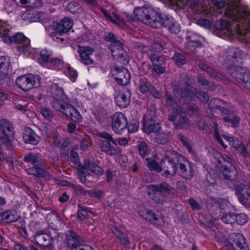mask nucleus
Listing matches in <instances>:
<instances>
[{
	"label": "nucleus",
	"instance_id": "nucleus-1",
	"mask_svg": "<svg viewBox=\"0 0 250 250\" xmlns=\"http://www.w3.org/2000/svg\"><path fill=\"white\" fill-rule=\"evenodd\" d=\"M225 15L229 18L232 23L224 20H219L215 23L216 29L227 37H234L250 42V11L247 6L236 1L228 3Z\"/></svg>",
	"mask_w": 250,
	"mask_h": 250
},
{
	"label": "nucleus",
	"instance_id": "nucleus-2",
	"mask_svg": "<svg viewBox=\"0 0 250 250\" xmlns=\"http://www.w3.org/2000/svg\"><path fill=\"white\" fill-rule=\"evenodd\" d=\"M135 18L146 25L154 28L168 26L174 33H178L180 27L175 23H171L167 17L163 16L151 7H137L134 10Z\"/></svg>",
	"mask_w": 250,
	"mask_h": 250
},
{
	"label": "nucleus",
	"instance_id": "nucleus-3",
	"mask_svg": "<svg viewBox=\"0 0 250 250\" xmlns=\"http://www.w3.org/2000/svg\"><path fill=\"white\" fill-rule=\"evenodd\" d=\"M229 62L228 72L243 86L250 90V72L241 66L243 52L238 48L230 47L227 51Z\"/></svg>",
	"mask_w": 250,
	"mask_h": 250
},
{
	"label": "nucleus",
	"instance_id": "nucleus-4",
	"mask_svg": "<svg viewBox=\"0 0 250 250\" xmlns=\"http://www.w3.org/2000/svg\"><path fill=\"white\" fill-rule=\"evenodd\" d=\"M23 161L28 165L25 170L28 174L46 180L50 178V173L46 170L45 161L40 153L30 152L23 156Z\"/></svg>",
	"mask_w": 250,
	"mask_h": 250
},
{
	"label": "nucleus",
	"instance_id": "nucleus-5",
	"mask_svg": "<svg viewBox=\"0 0 250 250\" xmlns=\"http://www.w3.org/2000/svg\"><path fill=\"white\" fill-rule=\"evenodd\" d=\"M148 195L157 204H163L166 202L167 196L173 194V188L168 183L163 182L160 184L148 186Z\"/></svg>",
	"mask_w": 250,
	"mask_h": 250
},
{
	"label": "nucleus",
	"instance_id": "nucleus-6",
	"mask_svg": "<svg viewBox=\"0 0 250 250\" xmlns=\"http://www.w3.org/2000/svg\"><path fill=\"white\" fill-rule=\"evenodd\" d=\"M1 28L3 31L0 37L4 42L7 43L19 44L17 49L19 52H26L29 49L30 41L22 33H18L11 36L12 32L8 26Z\"/></svg>",
	"mask_w": 250,
	"mask_h": 250
},
{
	"label": "nucleus",
	"instance_id": "nucleus-7",
	"mask_svg": "<svg viewBox=\"0 0 250 250\" xmlns=\"http://www.w3.org/2000/svg\"><path fill=\"white\" fill-rule=\"evenodd\" d=\"M78 171L77 175L80 181L84 183L86 181H93L94 177L86 170H89L96 175L101 176L104 173V170L95 162L84 160L83 164H79L77 167Z\"/></svg>",
	"mask_w": 250,
	"mask_h": 250
},
{
	"label": "nucleus",
	"instance_id": "nucleus-8",
	"mask_svg": "<svg viewBox=\"0 0 250 250\" xmlns=\"http://www.w3.org/2000/svg\"><path fill=\"white\" fill-rule=\"evenodd\" d=\"M186 160L187 159L180 154L172 151L162 159L161 165L165 169L166 175L174 176L177 170V165H180Z\"/></svg>",
	"mask_w": 250,
	"mask_h": 250
},
{
	"label": "nucleus",
	"instance_id": "nucleus-9",
	"mask_svg": "<svg viewBox=\"0 0 250 250\" xmlns=\"http://www.w3.org/2000/svg\"><path fill=\"white\" fill-rule=\"evenodd\" d=\"M168 120L173 123L177 129H188L190 127L187 113L180 106L174 107L173 112L168 116Z\"/></svg>",
	"mask_w": 250,
	"mask_h": 250
},
{
	"label": "nucleus",
	"instance_id": "nucleus-10",
	"mask_svg": "<svg viewBox=\"0 0 250 250\" xmlns=\"http://www.w3.org/2000/svg\"><path fill=\"white\" fill-rule=\"evenodd\" d=\"M100 137L104 139L99 142V146L101 150L110 156L120 155L122 153V149L118 146L114 147L111 144L117 146L116 142L112 136L107 132L101 133Z\"/></svg>",
	"mask_w": 250,
	"mask_h": 250
},
{
	"label": "nucleus",
	"instance_id": "nucleus-11",
	"mask_svg": "<svg viewBox=\"0 0 250 250\" xmlns=\"http://www.w3.org/2000/svg\"><path fill=\"white\" fill-rule=\"evenodd\" d=\"M40 82V77L32 74L22 75L16 80L17 86L24 91H27L33 88L39 86Z\"/></svg>",
	"mask_w": 250,
	"mask_h": 250
},
{
	"label": "nucleus",
	"instance_id": "nucleus-12",
	"mask_svg": "<svg viewBox=\"0 0 250 250\" xmlns=\"http://www.w3.org/2000/svg\"><path fill=\"white\" fill-rule=\"evenodd\" d=\"M152 64L148 67L153 75H160L166 71V58L164 56H158L153 53L148 54Z\"/></svg>",
	"mask_w": 250,
	"mask_h": 250
},
{
	"label": "nucleus",
	"instance_id": "nucleus-13",
	"mask_svg": "<svg viewBox=\"0 0 250 250\" xmlns=\"http://www.w3.org/2000/svg\"><path fill=\"white\" fill-rule=\"evenodd\" d=\"M209 213L212 216H215L221 213L229 208V203L221 198H210L206 204Z\"/></svg>",
	"mask_w": 250,
	"mask_h": 250
},
{
	"label": "nucleus",
	"instance_id": "nucleus-14",
	"mask_svg": "<svg viewBox=\"0 0 250 250\" xmlns=\"http://www.w3.org/2000/svg\"><path fill=\"white\" fill-rule=\"evenodd\" d=\"M228 241V248L229 250H249L246 240L241 233L230 234Z\"/></svg>",
	"mask_w": 250,
	"mask_h": 250
},
{
	"label": "nucleus",
	"instance_id": "nucleus-15",
	"mask_svg": "<svg viewBox=\"0 0 250 250\" xmlns=\"http://www.w3.org/2000/svg\"><path fill=\"white\" fill-rule=\"evenodd\" d=\"M127 121L124 114L117 112L112 117V129L116 134H122L127 129Z\"/></svg>",
	"mask_w": 250,
	"mask_h": 250
},
{
	"label": "nucleus",
	"instance_id": "nucleus-16",
	"mask_svg": "<svg viewBox=\"0 0 250 250\" xmlns=\"http://www.w3.org/2000/svg\"><path fill=\"white\" fill-rule=\"evenodd\" d=\"M65 250H77L83 243L82 237L73 230H68L65 234Z\"/></svg>",
	"mask_w": 250,
	"mask_h": 250
},
{
	"label": "nucleus",
	"instance_id": "nucleus-17",
	"mask_svg": "<svg viewBox=\"0 0 250 250\" xmlns=\"http://www.w3.org/2000/svg\"><path fill=\"white\" fill-rule=\"evenodd\" d=\"M183 79V78H181L179 89L177 91L179 92L180 90L181 98L192 101L195 99L196 93L198 92L197 90L190 85L188 78H186L184 80Z\"/></svg>",
	"mask_w": 250,
	"mask_h": 250
},
{
	"label": "nucleus",
	"instance_id": "nucleus-18",
	"mask_svg": "<svg viewBox=\"0 0 250 250\" xmlns=\"http://www.w3.org/2000/svg\"><path fill=\"white\" fill-rule=\"evenodd\" d=\"M94 49L89 46H78V53L80 61L84 65H91L94 63L93 59Z\"/></svg>",
	"mask_w": 250,
	"mask_h": 250
},
{
	"label": "nucleus",
	"instance_id": "nucleus-19",
	"mask_svg": "<svg viewBox=\"0 0 250 250\" xmlns=\"http://www.w3.org/2000/svg\"><path fill=\"white\" fill-rule=\"evenodd\" d=\"M210 111L211 112L217 111L221 113H226V108L229 107V104L226 102L218 98L212 99L208 104Z\"/></svg>",
	"mask_w": 250,
	"mask_h": 250
},
{
	"label": "nucleus",
	"instance_id": "nucleus-20",
	"mask_svg": "<svg viewBox=\"0 0 250 250\" xmlns=\"http://www.w3.org/2000/svg\"><path fill=\"white\" fill-rule=\"evenodd\" d=\"M116 73L114 74V79L118 84L125 85L130 82V74L125 67L116 68Z\"/></svg>",
	"mask_w": 250,
	"mask_h": 250
},
{
	"label": "nucleus",
	"instance_id": "nucleus-21",
	"mask_svg": "<svg viewBox=\"0 0 250 250\" xmlns=\"http://www.w3.org/2000/svg\"><path fill=\"white\" fill-rule=\"evenodd\" d=\"M131 92L128 89L125 88L115 97V100L117 105L120 107L125 108L130 103Z\"/></svg>",
	"mask_w": 250,
	"mask_h": 250
},
{
	"label": "nucleus",
	"instance_id": "nucleus-22",
	"mask_svg": "<svg viewBox=\"0 0 250 250\" xmlns=\"http://www.w3.org/2000/svg\"><path fill=\"white\" fill-rule=\"evenodd\" d=\"M73 25V21L68 18H64L59 22H56L54 26L57 31L56 34H59L61 35L62 34L67 33L72 27Z\"/></svg>",
	"mask_w": 250,
	"mask_h": 250
},
{
	"label": "nucleus",
	"instance_id": "nucleus-23",
	"mask_svg": "<svg viewBox=\"0 0 250 250\" xmlns=\"http://www.w3.org/2000/svg\"><path fill=\"white\" fill-rule=\"evenodd\" d=\"M180 174L186 179H190L193 176V170L191 164L187 160L179 165Z\"/></svg>",
	"mask_w": 250,
	"mask_h": 250
},
{
	"label": "nucleus",
	"instance_id": "nucleus-24",
	"mask_svg": "<svg viewBox=\"0 0 250 250\" xmlns=\"http://www.w3.org/2000/svg\"><path fill=\"white\" fill-rule=\"evenodd\" d=\"M141 215L144 219L152 224L157 225H161L163 224L164 221L163 219L159 216L158 214L155 213L151 209H146L144 213Z\"/></svg>",
	"mask_w": 250,
	"mask_h": 250
},
{
	"label": "nucleus",
	"instance_id": "nucleus-25",
	"mask_svg": "<svg viewBox=\"0 0 250 250\" xmlns=\"http://www.w3.org/2000/svg\"><path fill=\"white\" fill-rule=\"evenodd\" d=\"M22 137L26 144L35 145L38 143V136L29 127L25 128Z\"/></svg>",
	"mask_w": 250,
	"mask_h": 250
},
{
	"label": "nucleus",
	"instance_id": "nucleus-26",
	"mask_svg": "<svg viewBox=\"0 0 250 250\" xmlns=\"http://www.w3.org/2000/svg\"><path fill=\"white\" fill-rule=\"evenodd\" d=\"M64 114L75 123H81L83 121V117L78 110L70 104L67 105Z\"/></svg>",
	"mask_w": 250,
	"mask_h": 250
},
{
	"label": "nucleus",
	"instance_id": "nucleus-27",
	"mask_svg": "<svg viewBox=\"0 0 250 250\" xmlns=\"http://www.w3.org/2000/svg\"><path fill=\"white\" fill-rule=\"evenodd\" d=\"M0 131L5 136H14V128L11 122L7 119L0 120Z\"/></svg>",
	"mask_w": 250,
	"mask_h": 250
},
{
	"label": "nucleus",
	"instance_id": "nucleus-28",
	"mask_svg": "<svg viewBox=\"0 0 250 250\" xmlns=\"http://www.w3.org/2000/svg\"><path fill=\"white\" fill-rule=\"evenodd\" d=\"M123 47L124 45L120 41L109 45L112 55L115 58L124 57Z\"/></svg>",
	"mask_w": 250,
	"mask_h": 250
},
{
	"label": "nucleus",
	"instance_id": "nucleus-29",
	"mask_svg": "<svg viewBox=\"0 0 250 250\" xmlns=\"http://www.w3.org/2000/svg\"><path fill=\"white\" fill-rule=\"evenodd\" d=\"M161 129L160 125L155 120H146L144 124V131L148 134L158 132Z\"/></svg>",
	"mask_w": 250,
	"mask_h": 250
},
{
	"label": "nucleus",
	"instance_id": "nucleus-30",
	"mask_svg": "<svg viewBox=\"0 0 250 250\" xmlns=\"http://www.w3.org/2000/svg\"><path fill=\"white\" fill-rule=\"evenodd\" d=\"M223 170V176L225 179L231 181L237 179L238 172L233 165L227 167V165L225 164Z\"/></svg>",
	"mask_w": 250,
	"mask_h": 250
},
{
	"label": "nucleus",
	"instance_id": "nucleus-31",
	"mask_svg": "<svg viewBox=\"0 0 250 250\" xmlns=\"http://www.w3.org/2000/svg\"><path fill=\"white\" fill-rule=\"evenodd\" d=\"M50 93L53 99L56 98L65 99L66 95L62 87L57 83H53L50 87Z\"/></svg>",
	"mask_w": 250,
	"mask_h": 250
},
{
	"label": "nucleus",
	"instance_id": "nucleus-32",
	"mask_svg": "<svg viewBox=\"0 0 250 250\" xmlns=\"http://www.w3.org/2000/svg\"><path fill=\"white\" fill-rule=\"evenodd\" d=\"M47 220L50 226L55 229L61 227L63 223L62 219L57 214L54 213H49L47 215Z\"/></svg>",
	"mask_w": 250,
	"mask_h": 250
},
{
	"label": "nucleus",
	"instance_id": "nucleus-33",
	"mask_svg": "<svg viewBox=\"0 0 250 250\" xmlns=\"http://www.w3.org/2000/svg\"><path fill=\"white\" fill-rule=\"evenodd\" d=\"M0 217H2V220H6L9 223L16 222L21 218L16 211L11 210L0 213Z\"/></svg>",
	"mask_w": 250,
	"mask_h": 250
},
{
	"label": "nucleus",
	"instance_id": "nucleus-34",
	"mask_svg": "<svg viewBox=\"0 0 250 250\" xmlns=\"http://www.w3.org/2000/svg\"><path fill=\"white\" fill-rule=\"evenodd\" d=\"M35 239L38 244L44 247L48 246L52 243L51 237L46 233H39L36 235Z\"/></svg>",
	"mask_w": 250,
	"mask_h": 250
},
{
	"label": "nucleus",
	"instance_id": "nucleus-35",
	"mask_svg": "<svg viewBox=\"0 0 250 250\" xmlns=\"http://www.w3.org/2000/svg\"><path fill=\"white\" fill-rule=\"evenodd\" d=\"M9 60L3 56H0V81L3 80L8 74Z\"/></svg>",
	"mask_w": 250,
	"mask_h": 250
},
{
	"label": "nucleus",
	"instance_id": "nucleus-36",
	"mask_svg": "<svg viewBox=\"0 0 250 250\" xmlns=\"http://www.w3.org/2000/svg\"><path fill=\"white\" fill-rule=\"evenodd\" d=\"M57 99H53L51 102L52 107L56 111L65 113V110L69 104H66L64 102L65 99L56 98Z\"/></svg>",
	"mask_w": 250,
	"mask_h": 250
},
{
	"label": "nucleus",
	"instance_id": "nucleus-37",
	"mask_svg": "<svg viewBox=\"0 0 250 250\" xmlns=\"http://www.w3.org/2000/svg\"><path fill=\"white\" fill-rule=\"evenodd\" d=\"M78 210V218L80 221H83L86 220L88 216V213L94 214V213L88 209L87 208L79 204Z\"/></svg>",
	"mask_w": 250,
	"mask_h": 250
},
{
	"label": "nucleus",
	"instance_id": "nucleus-38",
	"mask_svg": "<svg viewBox=\"0 0 250 250\" xmlns=\"http://www.w3.org/2000/svg\"><path fill=\"white\" fill-rule=\"evenodd\" d=\"M146 165L148 169L151 171H156L157 172H160L162 170V167L159 163L154 159L148 158L146 159Z\"/></svg>",
	"mask_w": 250,
	"mask_h": 250
},
{
	"label": "nucleus",
	"instance_id": "nucleus-39",
	"mask_svg": "<svg viewBox=\"0 0 250 250\" xmlns=\"http://www.w3.org/2000/svg\"><path fill=\"white\" fill-rule=\"evenodd\" d=\"M137 149L140 155L142 157L144 158L147 156L150 153L147 144L144 141H141L137 146Z\"/></svg>",
	"mask_w": 250,
	"mask_h": 250
},
{
	"label": "nucleus",
	"instance_id": "nucleus-40",
	"mask_svg": "<svg viewBox=\"0 0 250 250\" xmlns=\"http://www.w3.org/2000/svg\"><path fill=\"white\" fill-rule=\"evenodd\" d=\"M52 55V52L51 51L46 49H42L40 52L41 59L39 60L40 63L43 64L49 62Z\"/></svg>",
	"mask_w": 250,
	"mask_h": 250
},
{
	"label": "nucleus",
	"instance_id": "nucleus-41",
	"mask_svg": "<svg viewBox=\"0 0 250 250\" xmlns=\"http://www.w3.org/2000/svg\"><path fill=\"white\" fill-rule=\"evenodd\" d=\"M139 88L141 92L146 93L149 91L151 88V84L146 78H143L140 80Z\"/></svg>",
	"mask_w": 250,
	"mask_h": 250
},
{
	"label": "nucleus",
	"instance_id": "nucleus-42",
	"mask_svg": "<svg viewBox=\"0 0 250 250\" xmlns=\"http://www.w3.org/2000/svg\"><path fill=\"white\" fill-rule=\"evenodd\" d=\"M155 142L159 145H164L169 141V135L167 133L160 132L157 134Z\"/></svg>",
	"mask_w": 250,
	"mask_h": 250
},
{
	"label": "nucleus",
	"instance_id": "nucleus-43",
	"mask_svg": "<svg viewBox=\"0 0 250 250\" xmlns=\"http://www.w3.org/2000/svg\"><path fill=\"white\" fill-rule=\"evenodd\" d=\"M173 60L175 62V64L178 66L180 67L182 66L187 62V60L185 57L178 52H176L174 54L173 56Z\"/></svg>",
	"mask_w": 250,
	"mask_h": 250
},
{
	"label": "nucleus",
	"instance_id": "nucleus-44",
	"mask_svg": "<svg viewBox=\"0 0 250 250\" xmlns=\"http://www.w3.org/2000/svg\"><path fill=\"white\" fill-rule=\"evenodd\" d=\"M238 197L241 203L250 200V186H248L243 192L239 193Z\"/></svg>",
	"mask_w": 250,
	"mask_h": 250
},
{
	"label": "nucleus",
	"instance_id": "nucleus-45",
	"mask_svg": "<svg viewBox=\"0 0 250 250\" xmlns=\"http://www.w3.org/2000/svg\"><path fill=\"white\" fill-rule=\"evenodd\" d=\"M157 117L156 108L155 104H151L150 105L145 118L146 120H154Z\"/></svg>",
	"mask_w": 250,
	"mask_h": 250
},
{
	"label": "nucleus",
	"instance_id": "nucleus-46",
	"mask_svg": "<svg viewBox=\"0 0 250 250\" xmlns=\"http://www.w3.org/2000/svg\"><path fill=\"white\" fill-rule=\"evenodd\" d=\"M197 82L202 86L209 85L208 89L210 90H212L215 87L213 84L209 85V82L204 76L199 75L197 77Z\"/></svg>",
	"mask_w": 250,
	"mask_h": 250
},
{
	"label": "nucleus",
	"instance_id": "nucleus-47",
	"mask_svg": "<svg viewBox=\"0 0 250 250\" xmlns=\"http://www.w3.org/2000/svg\"><path fill=\"white\" fill-rule=\"evenodd\" d=\"M223 214L221 219L224 223L232 224L235 222V215L233 213H228L225 214L223 212Z\"/></svg>",
	"mask_w": 250,
	"mask_h": 250
},
{
	"label": "nucleus",
	"instance_id": "nucleus-48",
	"mask_svg": "<svg viewBox=\"0 0 250 250\" xmlns=\"http://www.w3.org/2000/svg\"><path fill=\"white\" fill-rule=\"evenodd\" d=\"M165 98L167 105L172 107L173 109L174 107L178 106L177 104L176 99L172 95L167 93Z\"/></svg>",
	"mask_w": 250,
	"mask_h": 250
},
{
	"label": "nucleus",
	"instance_id": "nucleus-49",
	"mask_svg": "<svg viewBox=\"0 0 250 250\" xmlns=\"http://www.w3.org/2000/svg\"><path fill=\"white\" fill-rule=\"evenodd\" d=\"M248 218L245 213H240L235 215V222L240 225H244L248 221Z\"/></svg>",
	"mask_w": 250,
	"mask_h": 250
},
{
	"label": "nucleus",
	"instance_id": "nucleus-50",
	"mask_svg": "<svg viewBox=\"0 0 250 250\" xmlns=\"http://www.w3.org/2000/svg\"><path fill=\"white\" fill-rule=\"evenodd\" d=\"M139 127V122L136 119H132L128 124L127 128L129 132L133 133L137 131Z\"/></svg>",
	"mask_w": 250,
	"mask_h": 250
},
{
	"label": "nucleus",
	"instance_id": "nucleus-51",
	"mask_svg": "<svg viewBox=\"0 0 250 250\" xmlns=\"http://www.w3.org/2000/svg\"><path fill=\"white\" fill-rule=\"evenodd\" d=\"M226 113H222L223 120L225 123H228L229 120L232 119L233 117L237 116L235 112L231 111L229 109V107L226 108Z\"/></svg>",
	"mask_w": 250,
	"mask_h": 250
},
{
	"label": "nucleus",
	"instance_id": "nucleus-52",
	"mask_svg": "<svg viewBox=\"0 0 250 250\" xmlns=\"http://www.w3.org/2000/svg\"><path fill=\"white\" fill-rule=\"evenodd\" d=\"M120 243L127 248H130V243L127 236L123 232L121 233L118 237H117Z\"/></svg>",
	"mask_w": 250,
	"mask_h": 250
},
{
	"label": "nucleus",
	"instance_id": "nucleus-53",
	"mask_svg": "<svg viewBox=\"0 0 250 250\" xmlns=\"http://www.w3.org/2000/svg\"><path fill=\"white\" fill-rule=\"evenodd\" d=\"M14 136H5V138L2 141L3 144L9 150H12L14 149V146L13 143V138Z\"/></svg>",
	"mask_w": 250,
	"mask_h": 250
},
{
	"label": "nucleus",
	"instance_id": "nucleus-54",
	"mask_svg": "<svg viewBox=\"0 0 250 250\" xmlns=\"http://www.w3.org/2000/svg\"><path fill=\"white\" fill-rule=\"evenodd\" d=\"M198 66L202 70L207 71L211 76L216 77L217 76L216 71L208 65L203 63H199Z\"/></svg>",
	"mask_w": 250,
	"mask_h": 250
},
{
	"label": "nucleus",
	"instance_id": "nucleus-55",
	"mask_svg": "<svg viewBox=\"0 0 250 250\" xmlns=\"http://www.w3.org/2000/svg\"><path fill=\"white\" fill-rule=\"evenodd\" d=\"M220 162L221 164H222V168L224 169V165L226 164L228 167H230L233 165V161L227 155H221L220 159Z\"/></svg>",
	"mask_w": 250,
	"mask_h": 250
},
{
	"label": "nucleus",
	"instance_id": "nucleus-56",
	"mask_svg": "<svg viewBox=\"0 0 250 250\" xmlns=\"http://www.w3.org/2000/svg\"><path fill=\"white\" fill-rule=\"evenodd\" d=\"M72 188L74 190L76 193L78 195L84 196L88 194L87 191H86L83 188L80 186H76L72 184L71 186Z\"/></svg>",
	"mask_w": 250,
	"mask_h": 250
},
{
	"label": "nucleus",
	"instance_id": "nucleus-57",
	"mask_svg": "<svg viewBox=\"0 0 250 250\" xmlns=\"http://www.w3.org/2000/svg\"><path fill=\"white\" fill-rule=\"evenodd\" d=\"M196 97L202 103H206L208 102L209 97L205 92H198L196 93Z\"/></svg>",
	"mask_w": 250,
	"mask_h": 250
},
{
	"label": "nucleus",
	"instance_id": "nucleus-58",
	"mask_svg": "<svg viewBox=\"0 0 250 250\" xmlns=\"http://www.w3.org/2000/svg\"><path fill=\"white\" fill-rule=\"evenodd\" d=\"M66 73L72 79V81H74L77 77V71L70 66H68L67 68Z\"/></svg>",
	"mask_w": 250,
	"mask_h": 250
},
{
	"label": "nucleus",
	"instance_id": "nucleus-59",
	"mask_svg": "<svg viewBox=\"0 0 250 250\" xmlns=\"http://www.w3.org/2000/svg\"><path fill=\"white\" fill-rule=\"evenodd\" d=\"M41 113L47 120H50L53 117L52 111L46 108H42Z\"/></svg>",
	"mask_w": 250,
	"mask_h": 250
},
{
	"label": "nucleus",
	"instance_id": "nucleus-60",
	"mask_svg": "<svg viewBox=\"0 0 250 250\" xmlns=\"http://www.w3.org/2000/svg\"><path fill=\"white\" fill-rule=\"evenodd\" d=\"M239 153L245 158L250 157V153L244 144H242L239 148Z\"/></svg>",
	"mask_w": 250,
	"mask_h": 250
},
{
	"label": "nucleus",
	"instance_id": "nucleus-61",
	"mask_svg": "<svg viewBox=\"0 0 250 250\" xmlns=\"http://www.w3.org/2000/svg\"><path fill=\"white\" fill-rule=\"evenodd\" d=\"M104 39L106 42H110L111 43H114L119 41L115 37L114 34L110 32H107L105 34Z\"/></svg>",
	"mask_w": 250,
	"mask_h": 250
},
{
	"label": "nucleus",
	"instance_id": "nucleus-62",
	"mask_svg": "<svg viewBox=\"0 0 250 250\" xmlns=\"http://www.w3.org/2000/svg\"><path fill=\"white\" fill-rule=\"evenodd\" d=\"M70 161L74 164H79V154L77 152H75L74 150H71L70 153L69 157Z\"/></svg>",
	"mask_w": 250,
	"mask_h": 250
},
{
	"label": "nucleus",
	"instance_id": "nucleus-63",
	"mask_svg": "<svg viewBox=\"0 0 250 250\" xmlns=\"http://www.w3.org/2000/svg\"><path fill=\"white\" fill-rule=\"evenodd\" d=\"M87 193L92 197L101 198L103 195V191L102 190H89Z\"/></svg>",
	"mask_w": 250,
	"mask_h": 250
},
{
	"label": "nucleus",
	"instance_id": "nucleus-64",
	"mask_svg": "<svg viewBox=\"0 0 250 250\" xmlns=\"http://www.w3.org/2000/svg\"><path fill=\"white\" fill-rule=\"evenodd\" d=\"M178 139L182 142L183 145L189 149L190 146L189 145L188 140L182 134H179L177 135Z\"/></svg>",
	"mask_w": 250,
	"mask_h": 250
}]
</instances>
